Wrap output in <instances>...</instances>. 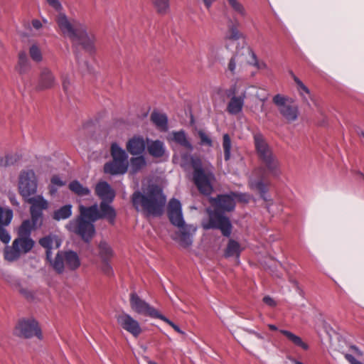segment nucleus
<instances>
[{
    "mask_svg": "<svg viewBox=\"0 0 364 364\" xmlns=\"http://www.w3.org/2000/svg\"><path fill=\"white\" fill-rule=\"evenodd\" d=\"M255 96L259 98L261 101H264L266 100V97H260L257 93H256Z\"/></svg>",
    "mask_w": 364,
    "mask_h": 364,
    "instance_id": "680f3d73",
    "label": "nucleus"
},
{
    "mask_svg": "<svg viewBox=\"0 0 364 364\" xmlns=\"http://www.w3.org/2000/svg\"><path fill=\"white\" fill-rule=\"evenodd\" d=\"M291 360L293 364H304L303 363H301L296 359H291Z\"/></svg>",
    "mask_w": 364,
    "mask_h": 364,
    "instance_id": "052dcab7",
    "label": "nucleus"
},
{
    "mask_svg": "<svg viewBox=\"0 0 364 364\" xmlns=\"http://www.w3.org/2000/svg\"><path fill=\"white\" fill-rule=\"evenodd\" d=\"M149 364H157L156 363L154 362V361H151V360H149L148 362Z\"/></svg>",
    "mask_w": 364,
    "mask_h": 364,
    "instance_id": "0e129e2a",
    "label": "nucleus"
},
{
    "mask_svg": "<svg viewBox=\"0 0 364 364\" xmlns=\"http://www.w3.org/2000/svg\"><path fill=\"white\" fill-rule=\"evenodd\" d=\"M279 332L287 337V338L291 342L294 346L301 348L304 350H307L309 346L305 343L301 337L293 333L292 332L287 330L281 329Z\"/></svg>",
    "mask_w": 364,
    "mask_h": 364,
    "instance_id": "cd10ccee",
    "label": "nucleus"
},
{
    "mask_svg": "<svg viewBox=\"0 0 364 364\" xmlns=\"http://www.w3.org/2000/svg\"><path fill=\"white\" fill-rule=\"evenodd\" d=\"M39 243L42 247L46 249V259L50 264V260H53L51 250L53 247L58 249L60 246L61 242L58 237L48 235L41 239Z\"/></svg>",
    "mask_w": 364,
    "mask_h": 364,
    "instance_id": "412c9836",
    "label": "nucleus"
},
{
    "mask_svg": "<svg viewBox=\"0 0 364 364\" xmlns=\"http://www.w3.org/2000/svg\"><path fill=\"white\" fill-rule=\"evenodd\" d=\"M72 215V205H65L59 209L54 211L53 218L55 220H65Z\"/></svg>",
    "mask_w": 364,
    "mask_h": 364,
    "instance_id": "c756f323",
    "label": "nucleus"
},
{
    "mask_svg": "<svg viewBox=\"0 0 364 364\" xmlns=\"http://www.w3.org/2000/svg\"><path fill=\"white\" fill-rule=\"evenodd\" d=\"M48 4L56 11L62 10V5L58 0H46Z\"/></svg>",
    "mask_w": 364,
    "mask_h": 364,
    "instance_id": "09e8293b",
    "label": "nucleus"
},
{
    "mask_svg": "<svg viewBox=\"0 0 364 364\" xmlns=\"http://www.w3.org/2000/svg\"><path fill=\"white\" fill-rule=\"evenodd\" d=\"M12 218L13 211L10 208L0 206V240L5 244L10 242L11 236L3 226L8 225Z\"/></svg>",
    "mask_w": 364,
    "mask_h": 364,
    "instance_id": "dca6fc26",
    "label": "nucleus"
},
{
    "mask_svg": "<svg viewBox=\"0 0 364 364\" xmlns=\"http://www.w3.org/2000/svg\"><path fill=\"white\" fill-rule=\"evenodd\" d=\"M129 163L128 160L113 159L111 162L105 165V171L112 175L124 174L127 172Z\"/></svg>",
    "mask_w": 364,
    "mask_h": 364,
    "instance_id": "6ab92c4d",
    "label": "nucleus"
},
{
    "mask_svg": "<svg viewBox=\"0 0 364 364\" xmlns=\"http://www.w3.org/2000/svg\"><path fill=\"white\" fill-rule=\"evenodd\" d=\"M226 2L229 8L235 14L241 17H245L247 16V10L240 0H226Z\"/></svg>",
    "mask_w": 364,
    "mask_h": 364,
    "instance_id": "c85d7f7f",
    "label": "nucleus"
},
{
    "mask_svg": "<svg viewBox=\"0 0 364 364\" xmlns=\"http://www.w3.org/2000/svg\"><path fill=\"white\" fill-rule=\"evenodd\" d=\"M198 135L200 138V144L201 146H207L211 147L213 146V141L211 138L203 130L198 132Z\"/></svg>",
    "mask_w": 364,
    "mask_h": 364,
    "instance_id": "79ce46f5",
    "label": "nucleus"
},
{
    "mask_svg": "<svg viewBox=\"0 0 364 364\" xmlns=\"http://www.w3.org/2000/svg\"><path fill=\"white\" fill-rule=\"evenodd\" d=\"M151 120L161 131L168 129V118L165 114L153 112L151 114Z\"/></svg>",
    "mask_w": 364,
    "mask_h": 364,
    "instance_id": "a878e982",
    "label": "nucleus"
},
{
    "mask_svg": "<svg viewBox=\"0 0 364 364\" xmlns=\"http://www.w3.org/2000/svg\"><path fill=\"white\" fill-rule=\"evenodd\" d=\"M34 241L30 237H18L13 242L11 247L5 250V259L9 261L17 259L21 254L28 252L33 248Z\"/></svg>",
    "mask_w": 364,
    "mask_h": 364,
    "instance_id": "9d476101",
    "label": "nucleus"
},
{
    "mask_svg": "<svg viewBox=\"0 0 364 364\" xmlns=\"http://www.w3.org/2000/svg\"><path fill=\"white\" fill-rule=\"evenodd\" d=\"M69 188L71 191L79 196H86L90 195V190L87 187L83 186L78 181H73L69 184Z\"/></svg>",
    "mask_w": 364,
    "mask_h": 364,
    "instance_id": "7c9ffc66",
    "label": "nucleus"
},
{
    "mask_svg": "<svg viewBox=\"0 0 364 364\" xmlns=\"http://www.w3.org/2000/svg\"><path fill=\"white\" fill-rule=\"evenodd\" d=\"M239 23L237 22L236 24H232L229 26L228 33L226 34V38L228 40L237 41L242 37V33L237 28Z\"/></svg>",
    "mask_w": 364,
    "mask_h": 364,
    "instance_id": "4c0bfd02",
    "label": "nucleus"
},
{
    "mask_svg": "<svg viewBox=\"0 0 364 364\" xmlns=\"http://www.w3.org/2000/svg\"><path fill=\"white\" fill-rule=\"evenodd\" d=\"M31 204L30 213L34 226H41L43 223V211L48 208V202L43 196L38 195L26 198Z\"/></svg>",
    "mask_w": 364,
    "mask_h": 364,
    "instance_id": "ddd939ff",
    "label": "nucleus"
},
{
    "mask_svg": "<svg viewBox=\"0 0 364 364\" xmlns=\"http://www.w3.org/2000/svg\"><path fill=\"white\" fill-rule=\"evenodd\" d=\"M173 140L186 147L190 151L193 150V146L187 139L186 135L183 131L176 132L173 133Z\"/></svg>",
    "mask_w": 364,
    "mask_h": 364,
    "instance_id": "f704fd0d",
    "label": "nucleus"
},
{
    "mask_svg": "<svg viewBox=\"0 0 364 364\" xmlns=\"http://www.w3.org/2000/svg\"><path fill=\"white\" fill-rule=\"evenodd\" d=\"M256 336L257 338H258L259 339H263L264 337L260 334V333H258L257 332H252Z\"/></svg>",
    "mask_w": 364,
    "mask_h": 364,
    "instance_id": "bf43d9fd",
    "label": "nucleus"
},
{
    "mask_svg": "<svg viewBox=\"0 0 364 364\" xmlns=\"http://www.w3.org/2000/svg\"><path fill=\"white\" fill-rule=\"evenodd\" d=\"M242 51L243 49L237 51L229 60L228 68V70L233 75H235L237 72V67L238 66L240 69L243 60H245L247 61V55H242Z\"/></svg>",
    "mask_w": 364,
    "mask_h": 364,
    "instance_id": "b1692460",
    "label": "nucleus"
},
{
    "mask_svg": "<svg viewBox=\"0 0 364 364\" xmlns=\"http://www.w3.org/2000/svg\"><path fill=\"white\" fill-rule=\"evenodd\" d=\"M292 77L294 80V82L298 85V90L300 92V94L304 97V94L309 95V90L307 88V87L293 73L291 74Z\"/></svg>",
    "mask_w": 364,
    "mask_h": 364,
    "instance_id": "c03bdc74",
    "label": "nucleus"
},
{
    "mask_svg": "<svg viewBox=\"0 0 364 364\" xmlns=\"http://www.w3.org/2000/svg\"><path fill=\"white\" fill-rule=\"evenodd\" d=\"M182 159V166H185L190 160L194 170L193 180L200 192L205 195L210 194L213 191L212 181L215 179L212 168H203L200 159L188 154H184Z\"/></svg>",
    "mask_w": 364,
    "mask_h": 364,
    "instance_id": "423d86ee",
    "label": "nucleus"
},
{
    "mask_svg": "<svg viewBox=\"0 0 364 364\" xmlns=\"http://www.w3.org/2000/svg\"><path fill=\"white\" fill-rule=\"evenodd\" d=\"M38 182L35 172L33 170H26L19 176L18 189L20 194L28 198L37 191Z\"/></svg>",
    "mask_w": 364,
    "mask_h": 364,
    "instance_id": "9b49d317",
    "label": "nucleus"
},
{
    "mask_svg": "<svg viewBox=\"0 0 364 364\" xmlns=\"http://www.w3.org/2000/svg\"><path fill=\"white\" fill-rule=\"evenodd\" d=\"M43 24H48V21L45 18L43 19V22L38 19H33L32 21V26L36 31L41 29L43 27Z\"/></svg>",
    "mask_w": 364,
    "mask_h": 364,
    "instance_id": "de8ad7c7",
    "label": "nucleus"
},
{
    "mask_svg": "<svg viewBox=\"0 0 364 364\" xmlns=\"http://www.w3.org/2000/svg\"><path fill=\"white\" fill-rule=\"evenodd\" d=\"M147 150L149 154L155 158L161 157L165 153V146L159 140L151 141L147 144Z\"/></svg>",
    "mask_w": 364,
    "mask_h": 364,
    "instance_id": "393cba45",
    "label": "nucleus"
},
{
    "mask_svg": "<svg viewBox=\"0 0 364 364\" xmlns=\"http://www.w3.org/2000/svg\"><path fill=\"white\" fill-rule=\"evenodd\" d=\"M263 301L267 305H268L269 306H271V307H274L277 304L276 301L272 297H270L269 296H265L263 298Z\"/></svg>",
    "mask_w": 364,
    "mask_h": 364,
    "instance_id": "864d4df0",
    "label": "nucleus"
},
{
    "mask_svg": "<svg viewBox=\"0 0 364 364\" xmlns=\"http://www.w3.org/2000/svg\"><path fill=\"white\" fill-rule=\"evenodd\" d=\"M242 55H247V63L255 67L258 70L267 69V63L263 60H259L255 51L250 48H243Z\"/></svg>",
    "mask_w": 364,
    "mask_h": 364,
    "instance_id": "4be33fe9",
    "label": "nucleus"
},
{
    "mask_svg": "<svg viewBox=\"0 0 364 364\" xmlns=\"http://www.w3.org/2000/svg\"><path fill=\"white\" fill-rule=\"evenodd\" d=\"M146 164V159L143 156L132 157L130 159V171L132 173H136L141 170Z\"/></svg>",
    "mask_w": 364,
    "mask_h": 364,
    "instance_id": "2f4dec72",
    "label": "nucleus"
},
{
    "mask_svg": "<svg viewBox=\"0 0 364 364\" xmlns=\"http://www.w3.org/2000/svg\"><path fill=\"white\" fill-rule=\"evenodd\" d=\"M50 265L57 273L62 274L65 267L72 271L77 269L80 266V260L75 252L59 251L53 260H50Z\"/></svg>",
    "mask_w": 364,
    "mask_h": 364,
    "instance_id": "6e6552de",
    "label": "nucleus"
},
{
    "mask_svg": "<svg viewBox=\"0 0 364 364\" xmlns=\"http://www.w3.org/2000/svg\"><path fill=\"white\" fill-rule=\"evenodd\" d=\"M152 3L161 14H165L169 10V0H152Z\"/></svg>",
    "mask_w": 364,
    "mask_h": 364,
    "instance_id": "58836bf2",
    "label": "nucleus"
},
{
    "mask_svg": "<svg viewBox=\"0 0 364 364\" xmlns=\"http://www.w3.org/2000/svg\"><path fill=\"white\" fill-rule=\"evenodd\" d=\"M251 187L252 188H255V189L258 190L260 192V193H261V196L265 200H267V198L265 196V194H266V193L267 191V187H266L265 184L262 181H255V182H252L251 183Z\"/></svg>",
    "mask_w": 364,
    "mask_h": 364,
    "instance_id": "37998d69",
    "label": "nucleus"
},
{
    "mask_svg": "<svg viewBox=\"0 0 364 364\" xmlns=\"http://www.w3.org/2000/svg\"><path fill=\"white\" fill-rule=\"evenodd\" d=\"M55 191H56V190L53 189V187H51V188H50V192H51L52 193H55Z\"/></svg>",
    "mask_w": 364,
    "mask_h": 364,
    "instance_id": "e2e57ef3",
    "label": "nucleus"
},
{
    "mask_svg": "<svg viewBox=\"0 0 364 364\" xmlns=\"http://www.w3.org/2000/svg\"><path fill=\"white\" fill-rule=\"evenodd\" d=\"M95 193L102 200L112 203L115 197V192L105 181H100L95 186Z\"/></svg>",
    "mask_w": 364,
    "mask_h": 364,
    "instance_id": "a211bd4d",
    "label": "nucleus"
},
{
    "mask_svg": "<svg viewBox=\"0 0 364 364\" xmlns=\"http://www.w3.org/2000/svg\"><path fill=\"white\" fill-rule=\"evenodd\" d=\"M245 97V93H242L240 96H233L228 104L227 111L233 115L240 113L242 110Z\"/></svg>",
    "mask_w": 364,
    "mask_h": 364,
    "instance_id": "5701e85b",
    "label": "nucleus"
},
{
    "mask_svg": "<svg viewBox=\"0 0 364 364\" xmlns=\"http://www.w3.org/2000/svg\"><path fill=\"white\" fill-rule=\"evenodd\" d=\"M168 214L171 223L180 229L179 242L183 247H188L193 243V235L196 231V227L186 225L183 220L181 204L176 198H172L168 206Z\"/></svg>",
    "mask_w": 364,
    "mask_h": 364,
    "instance_id": "39448f33",
    "label": "nucleus"
},
{
    "mask_svg": "<svg viewBox=\"0 0 364 364\" xmlns=\"http://www.w3.org/2000/svg\"><path fill=\"white\" fill-rule=\"evenodd\" d=\"M268 327L269 328V329H271L272 331H277L278 330L277 327L275 325H273V324H269Z\"/></svg>",
    "mask_w": 364,
    "mask_h": 364,
    "instance_id": "13d9d810",
    "label": "nucleus"
},
{
    "mask_svg": "<svg viewBox=\"0 0 364 364\" xmlns=\"http://www.w3.org/2000/svg\"><path fill=\"white\" fill-rule=\"evenodd\" d=\"M211 203L216 208L215 211H210L209 221L203 225L204 229H219L225 236L231 233L232 225L230 220L218 211H231L235 208V200L233 193L220 195L215 198H211Z\"/></svg>",
    "mask_w": 364,
    "mask_h": 364,
    "instance_id": "20e7f679",
    "label": "nucleus"
},
{
    "mask_svg": "<svg viewBox=\"0 0 364 364\" xmlns=\"http://www.w3.org/2000/svg\"><path fill=\"white\" fill-rule=\"evenodd\" d=\"M361 135L364 137V132L361 133Z\"/></svg>",
    "mask_w": 364,
    "mask_h": 364,
    "instance_id": "69168bd1",
    "label": "nucleus"
},
{
    "mask_svg": "<svg viewBox=\"0 0 364 364\" xmlns=\"http://www.w3.org/2000/svg\"><path fill=\"white\" fill-rule=\"evenodd\" d=\"M30 68L31 65L26 53L25 52H21L18 54V62L16 67L17 71L22 75L26 73Z\"/></svg>",
    "mask_w": 364,
    "mask_h": 364,
    "instance_id": "473e14b6",
    "label": "nucleus"
},
{
    "mask_svg": "<svg viewBox=\"0 0 364 364\" xmlns=\"http://www.w3.org/2000/svg\"><path fill=\"white\" fill-rule=\"evenodd\" d=\"M14 334L19 337L31 338L36 336L41 339V331L38 323L33 319L21 320L14 329Z\"/></svg>",
    "mask_w": 364,
    "mask_h": 364,
    "instance_id": "2eb2a0df",
    "label": "nucleus"
},
{
    "mask_svg": "<svg viewBox=\"0 0 364 364\" xmlns=\"http://www.w3.org/2000/svg\"><path fill=\"white\" fill-rule=\"evenodd\" d=\"M240 251L241 248L240 244L233 240H230L225 250V256L228 257H235L238 258Z\"/></svg>",
    "mask_w": 364,
    "mask_h": 364,
    "instance_id": "72a5a7b5",
    "label": "nucleus"
},
{
    "mask_svg": "<svg viewBox=\"0 0 364 364\" xmlns=\"http://www.w3.org/2000/svg\"><path fill=\"white\" fill-rule=\"evenodd\" d=\"M232 143L230 138L228 134H225L223 137V148L224 150V158L225 161L230 159Z\"/></svg>",
    "mask_w": 364,
    "mask_h": 364,
    "instance_id": "ea45409f",
    "label": "nucleus"
},
{
    "mask_svg": "<svg viewBox=\"0 0 364 364\" xmlns=\"http://www.w3.org/2000/svg\"><path fill=\"white\" fill-rule=\"evenodd\" d=\"M133 206L137 211H144L149 215H159L163 212L166 197L156 185H149L142 191H135L132 196Z\"/></svg>",
    "mask_w": 364,
    "mask_h": 364,
    "instance_id": "7ed1b4c3",
    "label": "nucleus"
},
{
    "mask_svg": "<svg viewBox=\"0 0 364 364\" xmlns=\"http://www.w3.org/2000/svg\"><path fill=\"white\" fill-rule=\"evenodd\" d=\"M109 203L107 201H102L99 207L97 204L87 208L80 205V217L70 220L66 228L69 231L80 235L85 242L90 241L95 232L94 222L105 218L109 223L114 224L116 211Z\"/></svg>",
    "mask_w": 364,
    "mask_h": 364,
    "instance_id": "f257e3e1",
    "label": "nucleus"
},
{
    "mask_svg": "<svg viewBox=\"0 0 364 364\" xmlns=\"http://www.w3.org/2000/svg\"><path fill=\"white\" fill-rule=\"evenodd\" d=\"M70 82L67 77L63 78V87L65 92H68L70 89Z\"/></svg>",
    "mask_w": 364,
    "mask_h": 364,
    "instance_id": "5fc2aeb1",
    "label": "nucleus"
},
{
    "mask_svg": "<svg viewBox=\"0 0 364 364\" xmlns=\"http://www.w3.org/2000/svg\"><path fill=\"white\" fill-rule=\"evenodd\" d=\"M14 163L12 156L10 155H6L4 156H0V166L6 167L10 166Z\"/></svg>",
    "mask_w": 364,
    "mask_h": 364,
    "instance_id": "49530a36",
    "label": "nucleus"
},
{
    "mask_svg": "<svg viewBox=\"0 0 364 364\" xmlns=\"http://www.w3.org/2000/svg\"><path fill=\"white\" fill-rule=\"evenodd\" d=\"M254 144L259 160L273 176H279L280 174V164L264 136L261 134H255L254 135Z\"/></svg>",
    "mask_w": 364,
    "mask_h": 364,
    "instance_id": "0eeeda50",
    "label": "nucleus"
},
{
    "mask_svg": "<svg viewBox=\"0 0 364 364\" xmlns=\"http://www.w3.org/2000/svg\"><path fill=\"white\" fill-rule=\"evenodd\" d=\"M51 183L53 185L58 186H63L65 185V182H63L58 176H53L51 178Z\"/></svg>",
    "mask_w": 364,
    "mask_h": 364,
    "instance_id": "603ef678",
    "label": "nucleus"
},
{
    "mask_svg": "<svg viewBox=\"0 0 364 364\" xmlns=\"http://www.w3.org/2000/svg\"><path fill=\"white\" fill-rule=\"evenodd\" d=\"M56 22L64 36L68 38L74 43L79 44L90 53L95 50V36L88 31L87 26L76 18H70L65 14L59 13L56 16Z\"/></svg>",
    "mask_w": 364,
    "mask_h": 364,
    "instance_id": "f03ea898",
    "label": "nucleus"
},
{
    "mask_svg": "<svg viewBox=\"0 0 364 364\" xmlns=\"http://www.w3.org/2000/svg\"><path fill=\"white\" fill-rule=\"evenodd\" d=\"M29 54L32 60L37 63L41 62L43 59L41 50L36 45H32L30 47Z\"/></svg>",
    "mask_w": 364,
    "mask_h": 364,
    "instance_id": "a19ab883",
    "label": "nucleus"
},
{
    "mask_svg": "<svg viewBox=\"0 0 364 364\" xmlns=\"http://www.w3.org/2000/svg\"><path fill=\"white\" fill-rule=\"evenodd\" d=\"M55 82L56 80L51 70L43 67L39 74L36 89L38 90L50 89L55 85Z\"/></svg>",
    "mask_w": 364,
    "mask_h": 364,
    "instance_id": "f3484780",
    "label": "nucleus"
},
{
    "mask_svg": "<svg viewBox=\"0 0 364 364\" xmlns=\"http://www.w3.org/2000/svg\"><path fill=\"white\" fill-rule=\"evenodd\" d=\"M159 319H161V321H164L166 323H168L169 326H171L176 332L184 334V332L181 330V328L176 325L174 323H173L171 320H169L168 318L164 316V315L161 314Z\"/></svg>",
    "mask_w": 364,
    "mask_h": 364,
    "instance_id": "a18cd8bd",
    "label": "nucleus"
},
{
    "mask_svg": "<svg viewBox=\"0 0 364 364\" xmlns=\"http://www.w3.org/2000/svg\"><path fill=\"white\" fill-rule=\"evenodd\" d=\"M235 200H240L243 202H248L249 200V196L243 193H233Z\"/></svg>",
    "mask_w": 364,
    "mask_h": 364,
    "instance_id": "3c124183",
    "label": "nucleus"
},
{
    "mask_svg": "<svg viewBox=\"0 0 364 364\" xmlns=\"http://www.w3.org/2000/svg\"><path fill=\"white\" fill-rule=\"evenodd\" d=\"M116 319L119 326L134 338L139 337L143 332L140 323L127 313L118 314Z\"/></svg>",
    "mask_w": 364,
    "mask_h": 364,
    "instance_id": "4468645a",
    "label": "nucleus"
},
{
    "mask_svg": "<svg viewBox=\"0 0 364 364\" xmlns=\"http://www.w3.org/2000/svg\"><path fill=\"white\" fill-rule=\"evenodd\" d=\"M146 141L144 137L134 136L127 143V150L132 155H141L146 149Z\"/></svg>",
    "mask_w": 364,
    "mask_h": 364,
    "instance_id": "aec40b11",
    "label": "nucleus"
},
{
    "mask_svg": "<svg viewBox=\"0 0 364 364\" xmlns=\"http://www.w3.org/2000/svg\"><path fill=\"white\" fill-rule=\"evenodd\" d=\"M102 269L107 275L112 274V268L109 264V261L102 262Z\"/></svg>",
    "mask_w": 364,
    "mask_h": 364,
    "instance_id": "8fccbe9b",
    "label": "nucleus"
},
{
    "mask_svg": "<svg viewBox=\"0 0 364 364\" xmlns=\"http://www.w3.org/2000/svg\"><path fill=\"white\" fill-rule=\"evenodd\" d=\"M273 102L277 106L281 114L288 122H294L298 117V106L289 98L281 95L273 97Z\"/></svg>",
    "mask_w": 364,
    "mask_h": 364,
    "instance_id": "f8f14e48",
    "label": "nucleus"
},
{
    "mask_svg": "<svg viewBox=\"0 0 364 364\" xmlns=\"http://www.w3.org/2000/svg\"><path fill=\"white\" fill-rule=\"evenodd\" d=\"M351 349L354 350V352L356 353V355H358L359 356L363 355L362 351L360 350L359 348L358 347H356L355 346H352Z\"/></svg>",
    "mask_w": 364,
    "mask_h": 364,
    "instance_id": "6e6d98bb",
    "label": "nucleus"
},
{
    "mask_svg": "<svg viewBox=\"0 0 364 364\" xmlns=\"http://www.w3.org/2000/svg\"><path fill=\"white\" fill-rule=\"evenodd\" d=\"M111 155L113 159L127 160L128 155L117 143L112 144Z\"/></svg>",
    "mask_w": 364,
    "mask_h": 364,
    "instance_id": "c9c22d12",
    "label": "nucleus"
},
{
    "mask_svg": "<svg viewBox=\"0 0 364 364\" xmlns=\"http://www.w3.org/2000/svg\"><path fill=\"white\" fill-rule=\"evenodd\" d=\"M129 306L134 313L141 316L159 318L161 314L136 292L129 294Z\"/></svg>",
    "mask_w": 364,
    "mask_h": 364,
    "instance_id": "1a4fd4ad",
    "label": "nucleus"
},
{
    "mask_svg": "<svg viewBox=\"0 0 364 364\" xmlns=\"http://www.w3.org/2000/svg\"><path fill=\"white\" fill-rule=\"evenodd\" d=\"M33 227L37 228L38 226H34L32 220H24L18 229V237H30Z\"/></svg>",
    "mask_w": 364,
    "mask_h": 364,
    "instance_id": "e433bc0d",
    "label": "nucleus"
},
{
    "mask_svg": "<svg viewBox=\"0 0 364 364\" xmlns=\"http://www.w3.org/2000/svg\"><path fill=\"white\" fill-rule=\"evenodd\" d=\"M99 256L102 262L109 261L114 257V251L105 241H101L98 245Z\"/></svg>",
    "mask_w": 364,
    "mask_h": 364,
    "instance_id": "bb28decb",
    "label": "nucleus"
},
{
    "mask_svg": "<svg viewBox=\"0 0 364 364\" xmlns=\"http://www.w3.org/2000/svg\"><path fill=\"white\" fill-rule=\"evenodd\" d=\"M207 9H209L215 0H203Z\"/></svg>",
    "mask_w": 364,
    "mask_h": 364,
    "instance_id": "4d7b16f0",
    "label": "nucleus"
}]
</instances>
